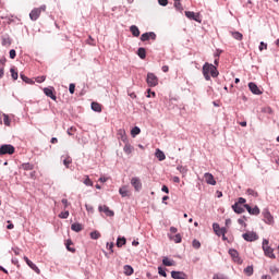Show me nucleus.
<instances>
[{
    "mask_svg": "<svg viewBox=\"0 0 279 279\" xmlns=\"http://www.w3.org/2000/svg\"><path fill=\"white\" fill-rule=\"evenodd\" d=\"M203 75L207 82H210V75L213 77H219V71L217 70L216 65L206 62L203 65Z\"/></svg>",
    "mask_w": 279,
    "mask_h": 279,
    "instance_id": "nucleus-1",
    "label": "nucleus"
},
{
    "mask_svg": "<svg viewBox=\"0 0 279 279\" xmlns=\"http://www.w3.org/2000/svg\"><path fill=\"white\" fill-rule=\"evenodd\" d=\"M43 12H47V5H45V4H43L39 8L33 9L29 13L31 21H38V19H40V15L43 14Z\"/></svg>",
    "mask_w": 279,
    "mask_h": 279,
    "instance_id": "nucleus-2",
    "label": "nucleus"
},
{
    "mask_svg": "<svg viewBox=\"0 0 279 279\" xmlns=\"http://www.w3.org/2000/svg\"><path fill=\"white\" fill-rule=\"evenodd\" d=\"M16 151V148L12 144H3L0 146V156H12Z\"/></svg>",
    "mask_w": 279,
    "mask_h": 279,
    "instance_id": "nucleus-3",
    "label": "nucleus"
},
{
    "mask_svg": "<svg viewBox=\"0 0 279 279\" xmlns=\"http://www.w3.org/2000/svg\"><path fill=\"white\" fill-rule=\"evenodd\" d=\"M263 251L265 256H267L268 258L276 259V254H274V248L269 246V240L263 241Z\"/></svg>",
    "mask_w": 279,
    "mask_h": 279,
    "instance_id": "nucleus-4",
    "label": "nucleus"
},
{
    "mask_svg": "<svg viewBox=\"0 0 279 279\" xmlns=\"http://www.w3.org/2000/svg\"><path fill=\"white\" fill-rule=\"evenodd\" d=\"M229 255L231 256L233 263H236L238 265H243V259H241V256L239 255V251L234 248H230Z\"/></svg>",
    "mask_w": 279,
    "mask_h": 279,
    "instance_id": "nucleus-5",
    "label": "nucleus"
},
{
    "mask_svg": "<svg viewBox=\"0 0 279 279\" xmlns=\"http://www.w3.org/2000/svg\"><path fill=\"white\" fill-rule=\"evenodd\" d=\"M147 85L150 87L158 86V76L154 73H148L146 78Z\"/></svg>",
    "mask_w": 279,
    "mask_h": 279,
    "instance_id": "nucleus-6",
    "label": "nucleus"
},
{
    "mask_svg": "<svg viewBox=\"0 0 279 279\" xmlns=\"http://www.w3.org/2000/svg\"><path fill=\"white\" fill-rule=\"evenodd\" d=\"M185 16L190 19V21H196V23H202V16L199 13H195L193 11H185Z\"/></svg>",
    "mask_w": 279,
    "mask_h": 279,
    "instance_id": "nucleus-7",
    "label": "nucleus"
},
{
    "mask_svg": "<svg viewBox=\"0 0 279 279\" xmlns=\"http://www.w3.org/2000/svg\"><path fill=\"white\" fill-rule=\"evenodd\" d=\"M213 228H214V232H215V234H217V236H221L222 234L228 233V229L219 227V223H217V222H215L213 225Z\"/></svg>",
    "mask_w": 279,
    "mask_h": 279,
    "instance_id": "nucleus-8",
    "label": "nucleus"
},
{
    "mask_svg": "<svg viewBox=\"0 0 279 279\" xmlns=\"http://www.w3.org/2000/svg\"><path fill=\"white\" fill-rule=\"evenodd\" d=\"M242 236L244 241H248L250 243H252V241H258V235L256 234V232H246L243 233Z\"/></svg>",
    "mask_w": 279,
    "mask_h": 279,
    "instance_id": "nucleus-9",
    "label": "nucleus"
},
{
    "mask_svg": "<svg viewBox=\"0 0 279 279\" xmlns=\"http://www.w3.org/2000/svg\"><path fill=\"white\" fill-rule=\"evenodd\" d=\"M264 221L265 223H268V226H274V216L271 215L270 211H268V209H266L264 213Z\"/></svg>",
    "mask_w": 279,
    "mask_h": 279,
    "instance_id": "nucleus-10",
    "label": "nucleus"
},
{
    "mask_svg": "<svg viewBox=\"0 0 279 279\" xmlns=\"http://www.w3.org/2000/svg\"><path fill=\"white\" fill-rule=\"evenodd\" d=\"M99 213H105V215H107V217H114V211L110 210L109 206L106 205H100L98 207Z\"/></svg>",
    "mask_w": 279,
    "mask_h": 279,
    "instance_id": "nucleus-11",
    "label": "nucleus"
},
{
    "mask_svg": "<svg viewBox=\"0 0 279 279\" xmlns=\"http://www.w3.org/2000/svg\"><path fill=\"white\" fill-rule=\"evenodd\" d=\"M44 94L46 97H50V99H52V101H57V99H58L56 94H53V87H45Z\"/></svg>",
    "mask_w": 279,
    "mask_h": 279,
    "instance_id": "nucleus-12",
    "label": "nucleus"
},
{
    "mask_svg": "<svg viewBox=\"0 0 279 279\" xmlns=\"http://www.w3.org/2000/svg\"><path fill=\"white\" fill-rule=\"evenodd\" d=\"M156 39V33L149 32V33H144L141 36L142 43H145L147 40H155Z\"/></svg>",
    "mask_w": 279,
    "mask_h": 279,
    "instance_id": "nucleus-13",
    "label": "nucleus"
},
{
    "mask_svg": "<svg viewBox=\"0 0 279 279\" xmlns=\"http://www.w3.org/2000/svg\"><path fill=\"white\" fill-rule=\"evenodd\" d=\"M131 184L137 192L141 191V189H143V183L141 182V179L136 177L131 179Z\"/></svg>",
    "mask_w": 279,
    "mask_h": 279,
    "instance_id": "nucleus-14",
    "label": "nucleus"
},
{
    "mask_svg": "<svg viewBox=\"0 0 279 279\" xmlns=\"http://www.w3.org/2000/svg\"><path fill=\"white\" fill-rule=\"evenodd\" d=\"M248 88L251 93H253V95H263V92L260 90V88H258V85H256V83H248Z\"/></svg>",
    "mask_w": 279,
    "mask_h": 279,
    "instance_id": "nucleus-15",
    "label": "nucleus"
},
{
    "mask_svg": "<svg viewBox=\"0 0 279 279\" xmlns=\"http://www.w3.org/2000/svg\"><path fill=\"white\" fill-rule=\"evenodd\" d=\"M244 208H246L247 213H250L251 215H260V208H258V206L252 208L248 204H245Z\"/></svg>",
    "mask_w": 279,
    "mask_h": 279,
    "instance_id": "nucleus-16",
    "label": "nucleus"
},
{
    "mask_svg": "<svg viewBox=\"0 0 279 279\" xmlns=\"http://www.w3.org/2000/svg\"><path fill=\"white\" fill-rule=\"evenodd\" d=\"M24 260L33 271L40 274V268H38V266H36V264H34L27 256H24Z\"/></svg>",
    "mask_w": 279,
    "mask_h": 279,
    "instance_id": "nucleus-17",
    "label": "nucleus"
},
{
    "mask_svg": "<svg viewBox=\"0 0 279 279\" xmlns=\"http://www.w3.org/2000/svg\"><path fill=\"white\" fill-rule=\"evenodd\" d=\"M171 278L173 279H189V276L182 271H171Z\"/></svg>",
    "mask_w": 279,
    "mask_h": 279,
    "instance_id": "nucleus-18",
    "label": "nucleus"
},
{
    "mask_svg": "<svg viewBox=\"0 0 279 279\" xmlns=\"http://www.w3.org/2000/svg\"><path fill=\"white\" fill-rule=\"evenodd\" d=\"M204 178H205V182H207L211 186H215V184H217V181L215 180V177L213 175V173L207 172L204 174Z\"/></svg>",
    "mask_w": 279,
    "mask_h": 279,
    "instance_id": "nucleus-19",
    "label": "nucleus"
},
{
    "mask_svg": "<svg viewBox=\"0 0 279 279\" xmlns=\"http://www.w3.org/2000/svg\"><path fill=\"white\" fill-rule=\"evenodd\" d=\"M232 209H233L234 213H236L238 215H242V213H245V209H244L243 206H241L239 203H235L234 205H232Z\"/></svg>",
    "mask_w": 279,
    "mask_h": 279,
    "instance_id": "nucleus-20",
    "label": "nucleus"
},
{
    "mask_svg": "<svg viewBox=\"0 0 279 279\" xmlns=\"http://www.w3.org/2000/svg\"><path fill=\"white\" fill-rule=\"evenodd\" d=\"M71 230H73V232H82V230H84V226H82V223L75 222L72 223Z\"/></svg>",
    "mask_w": 279,
    "mask_h": 279,
    "instance_id": "nucleus-21",
    "label": "nucleus"
},
{
    "mask_svg": "<svg viewBox=\"0 0 279 279\" xmlns=\"http://www.w3.org/2000/svg\"><path fill=\"white\" fill-rule=\"evenodd\" d=\"M130 32L132 33V35L135 37V38H138V36H141V31L138 29V26L136 25H132L130 27Z\"/></svg>",
    "mask_w": 279,
    "mask_h": 279,
    "instance_id": "nucleus-22",
    "label": "nucleus"
},
{
    "mask_svg": "<svg viewBox=\"0 0 279 279\" xmlns=\"http://www.w3.org/2000/svg\"><path fill=\"white\" fill-rule=\"evenodd\" d=\"M155 156L160 161L166 160V158H167V156L165 155V153L162 150H160V148L156 149Z\"/></svg>",
    "mask_w": 279,
    "mask_h": 279,
    "instance_id": "nucleus-23",
    "label": "nucleus"
},
{
    "mask_svg": "<svg viewBox=\"0 0 279 279\" xmlns=\"http://www.w3.org/2000/svg\"><path fill=\"white\" fill-rule=\"evenodd\" d=\"M162 265H165V267H173L175 262L173 259H169V257H163Z\"/></svg>",
    "mask_w": 279,
    "mask_h": 279,
    "instance_id": "nucleus-24",
    "label": "nucleus"
},
{
    "mask_svg": "<svg viewBox=\"0 0 279 279\" xmlns=\"http://www.w3.org/2000/svg\"><path fill=\"white\" fill-rule=\"evenodd\" d=\"M123 271L125 276H132V274H134V268L130 265H125Z\"/></svg>",
    "mask_w": 279,
    "mask_h": 279,
    "instance_id": "nucleus-25",
    "label": "nucleus"
},
{
    "mask_svg": "<svg viewBox=\"0 0 279 279\" xmlns=\"http://www.w3.org/2000/svg\"><path fill=\"white\" fill-rule=\"evenodd\" d=\"M123 151L124 154H126L128 156H130V154H132L134 151V147L130 144H125L123 147Z\"/></svg>",
    "mask_w": 279,
    "mask_h": 279,
    "instance_id": "nucleus-26",
    "label": "nucleus"
},
{
    "mask_svg": "<svg viewBox=\"0 0 279 279\" xmlns=\"http://www.w3.org/2000/svg\"><path fill=\"white\" fill-rule=\"evenodd\" d=\"M137 56L141 58V60H145V58H147V51L145 48H138Z\"/></svg>",
    "mask_w": 279,
    "mask_h": 279,
    "instance_id": "nucleus-27",
    "label": "nucleus"
},
{
    "mask_svg": "<svg viewBox=\"0 0 279 279\" xmlns=\"http://www.w3.org/2000/svg\"><path fill=\"white\" fill-rule=\"evenodd\" d=\"M119 193L121 197H129L130 196V191H128L126 186L120 187Z\"/></svg>",
    "mask_w": 279,
    "mask_h": 279,
    "instance_id": "nucleus-28",
    "label": "nucleus"
},
{
    "mask_svg": "<svg viewBox=\"0 0 279 279\" xmlns=\"http://www.w3.org/2000/svg\"><path fill=\"white\" fill-rule=\"evenodd\" d=\"M12 45V39L10 36L2 37V46L3 47H10Z\"/></svg>",
    "mask_w": 279,
    "mask_h": 279,
    "instance_id": "nucleus-29",
    "label": "nucleus"
},
{
    "mask_svg": "<svg viewBox=\"0 0 279 279\" xmlns=\"http://www.w3.org/2000/svg\"><path fill=\"white\" fill-rule=\"evenodd\" d=\"M92 110H94V112H101V104L92 102Z\"/></svg>",
    "mask_w": 279,
    "mask_h": 279,
    "instance_id": "nucleus-30",
    "label": "nucleus"
},
{
    "mask_svg": "<svg viewBox=\"0 0 279 279\" xmlns=\"http://www.w3.org/2000/svg\"><path fill=\"white\" fill-rule=\"evenodd\" d=\"M170 240L174 241L175 243H182V235L177 233L175 235H170Z\"/></svg>",
    "mask_w": 279,
    "mask_h": 279,
    "instance_id": "nucleus-31",
    "label": "nucleus"
},
{
    "mask_svg": "<svg viewBox=\"0 0 279 279\" xmlns=\"http://www.w3.org/2000/svg\"><path fill=\"white\" fill-rule=\"evenodd\" d=\"M231 36H232L235 40H243V34H241L240 32H231Z\"/></svg>",
    "mask_w": 279,
    "mask_h": 279,
    "instance_id": "nucleus-32",
    "label": "nucleus"
},
{
    "mask_svg": "<svg viewBox=\"0 0 279 279\" xmlns=\"http://www.w3.org/2000/svg\"><path fill=\"white\" fill-rule=\"evenodd\" d=\"M71 245H73V241L66 240V242H65V247H66L68 252L75 253V248H74V247H71Z\"/></svg>",
    "mask_w": 279,
    "mask_h": 279,
    "instance_id": "nucleus-33",
    "label": "nucleus"
},
{
    "mask_svg": "<svg viewBox=\"0 0 279 279\" xmlns=\"http://www.w3.org/2000/svg\"><path fill=\"white\" fill-rule=\"evenodd\" d=\"M138 134H141V128L135 126L131 130V136H133V138L138 136Z\"/></svg>",
    "mask_w": 279,
    "mask_h": 279,
    "instance_id": "nucleus-34",
    "label": "nucleus"
},
{
    "mask_svg": "<svg viewBox=\"0 0 279 279\" xmlns=\"http://www.w3.org/2000/svg\"><path fill=\"white\" fill-rule=\"evenodd\" d=\"M90 239L97 241V239H101V233L99 231H93L90 232Z\"/></svg>",
    "mask_w": 279,
    "mask_h": 279,
    "instance_id": "nucleus-35",
    "label": "nucleus"
},
{
    "mask_svg": "<svg viewBox=\"0 0 279 279\" xmlns=\"http://www.w3.org/2000/svg\"><path fill=\"white\" fill-rule=\"evenodd\" d=\"M125 243H126L125 238H118L117 247H123V245H125Z\"/></svg>",
    "mask_w": 279,
    "mask_h": 279,
    "instance_id": "nucleus-36",
    "label": "nucleus"
},
{
    "mask_svg": "<svg viewBox=\"0 0 279 279\" xmlns=\"http://www.w3.org/2000/svg\"><path fill=\"white\" fill-rule=\"evenodd\" d=\"M10 73H11L12 80H19V72H16V69L11 68Z\"/></svg>",
    "mask_w": 279,
    "mask_h": 279,
    "instance_id": "nucleus-37",
    "label": "nucleus"
},
{
    "mask_svg": "<svg viewBox=\"0 0 279 279\" xmlns=\"http://www.w3.org/2000/svg\"><path fill=\"white\" fill-rule=\"evenodd\" d=\"M22 169L24 171H32L34 169V165H32V163H23L22 165Z\"/></svg>",
    "mask_w": 279,
    "mask_h": 279,
    "instance_id": "nucleus-38",
    "label": "nucleus"
},
{
    "mask_svg": "<svg viewBox=\"0 0 279 279\" xmlns=\"http://www.w3.org/2000/svg\"><path fill=\"white\" fill-rule=\"evenodd\" d=\"M244 274H246V276H252V274H254V267L247 266V267L244 269Z\"/></svg>",
    "mask_w": 279,
    "mask_h": 279,
    "instance_id": "nucleus-39",
    "label": "nucleus"
},
{
    "mask_svg": "<svg viewBox=\"0 0 279 279\" xmlns=\"http://www.w3.org/2000/svg\"><path fill=\"white\" fill-rule=\"evenodd\" d=\"M192 246L194 250H199V247H202V243L198 240H193Z\"/></svg>",
    "mask_w": 279,
    "mask_h": 279,
    "instance_id": "nucleus-40",
    "label": "nucleus"
},
{
    "mask_svg": "<svg viewBox=\"0 0 279 279\" xmlns=\"http://www.w3.org/2000/svg\"><path fill=\"white\" fill-rule=\"evenodd\" d=\"M3 123H4V125H7L8 128H10V123H11V121H10V117L8 116V114H3Z\"/></svg>",
    "mask_w": 279,
    "mask_h": 279,
    "instance_id": "nucleus-41",
    "label": "nucleus"
},
{
    "mask_svg": "<svg viewBox=\"0 0 279 279\" xmlns=\"http://www.w3.org/2000/svg\"><path fill=\"white\" fill-rule=\"evenodd\" d=\"M21 78H22L23 82H25L26 84H34V82H33L29 77L25 76L24 74H21Z\"/></svg>",
    "mask_w": 279,
    "mask_h": 279,
    "instance_id": "nucleus-42",
    "label": "nucleus"
},
{
    "mask_svg": "<svg viewBox=\"0 0 279 279\" xmlns=\"http://www.w3.org/2000/svg\"><path fill=\"white\" fill-rule=\"evenodd\" d=\"M271 276H276V274H279V269L276 266H271L269 269Z\"/></svg>",
    "mask_w": 279,
    "mask_h": 279,
    "instance_id": "nucleus-43",
    "label": "nucleus"
},
{
    "mask_svg": "<svg viewBox=\"0 0 279 279\" xmlns=\"http://www.w3.org/2000/svg\"><path fill=\"white\" fill-rule=\"evenodd\" d=\"M71 162H73V159H71V157H68L63 160V165L64 167H66V169H69V165H71Z\"/></svg>",
    "mask_w": 279,
    "mask_h": 279,
    "instance_id": "nucleus-44",
    "label": "nucleus"
},
{
    "mask_svg": "<svg viewBox=\"0 0 279 279\" xmlns=\"http://www.w3.org/2000/svg\"><path fill=\"white\" fill-rule=\"evenodd\" d=\"M247 195H252L253 197H258V192L252 190V189H248L246 191Z\"/></svg>",
    "mask_w": 279,
    "mask_h": 279,
    "instance_id": "nucleus-45",
    "label": "nucleus"
},
{
    "mask_svg": "<svg viewBox=\"0 0 279 279\" xmlns=\"http://www.w3.org/2000/svg\"><path fill=\"white\" fill-rule=\"evenodd\" d=\"M45 80H47V76L43 75V76H37L35 78V81L37 82V84H43V82H45Z\"/></svg>",
    "mask_w": 279,
    "mask_h": 279,
    "instance_id": "nucleus-46",
    "label": "nucleus"
},
{
    "mask_svg": "<svg viewBox=\"0 0 279 279\" xmlns=\"http://www.w3.org/2000/svg\"><path fill=\"white\" fill-rule=\"evenodd\" d=\"M158 274H159V276L167 278V271H165V269H162V267H158Z\"/></svg>",
    "mask_w": 279,
    "mask_h": 279,
    "instance_id": "nucleus-47",
    "label": "nucleus"
},
{
    "mask_svg": "<svg viewBox=\"0 0 279 279\" xmlns=\"http://www.w3.org/2000/svg\"><path fill=\"white\" fill-rule=\"evenodd\" d=\"M178 171H180V173H182V175H186V172L189 171L186 168L179 166L178 167Z\"/></svg>",
    "mask_w": 279,
    "mask_h": 279,
    "instance_id": "nucleus-48",
    "label": "nucleus"
},
{
    "mask_svg": "<svg viewBox=\"0 0 279 279\" xmlns=\"http://www.w3.org/2000/svg\"><path fill=\"white\" fill-rule=\"evenodd\" d=\"M174 8H175L177 10H180L181 12H182V10H184V9L182 8V3L180 2V0L174 2Z\"/></svg>",
    "mask_w": 279,
    "mask_h": 279,
    "instance_id": "nucleus-49",
    "label": "nucleus"
},
{
    "mask_svg": "<svg viewBox=\"0 0 279 279\" xmlns=\"http://www.w3.org/2000/svg\"><path fill=\"white\" fill-rule=\"evenodd\" d=\"M60 219H69V211H63L59 214Z\"/></svg>",
    "mask_w": 279,
    "mask_h": 279,
    "instance_id": "nucleus-50",
    "label": "nucleus"
},
{
    "mask_svg": "<svg viewBox=\"0 0 279 279\" xmlns=\"http://www.w3.org/2000/svg\"><path fill=\"white\" fill-rule=\"evenodd\" d=\"M84 184L86 186H93V181L90 180V178L86 177V179L84 180Z\"/></svg>",
    "mask_w": 279,
    "mask_h": 279,
    "instance_id": "nucleus-51",
    "label": "nucleus"
},
{
    "mask_svg": "<svg viewBox=\"0 0 279 279\" xmlns=\"http://www.w3.org/2000/svg\"><path fill=\"white\" fill-rule=\"evenodd\" d=\"M69 90H70L71 95H74L75 94V84L71 83L69 86Z\"/></svg>",
    "mask_w": 279,
    "mask_h": 279,
    "instance_id": "nucleus-52",
    "label": "nucleus"
},
{
    "mask_svg": "<svg viewBox=\"0 0 279 279\" xmlns=\"http://www.w3.org/2000/svg\"><path fill=\"white\" fill-rule=\"evenodd\" d=\"M9 56H10L11 60H14V58H16V50H14V49L10 50Z\"/></svg>",
    "mask_w": 279,
    "mask_h": 279,
    "instance_id": "nucleus-53",
    "label": "nucleus"
},
{
    "mask_svg": "<svg viewBox=\"0 0 279 279\" xmlns=\"http://www.w3.org/2000/svg\"><path fill=\"white\" fill-rule=\"evenodd\" d=\"M159 5L166 7L169 4V0H158Z\"/></svg>",
    "mask_w": 279,
    "mask_h": 279,
    "instance_id": "nucleus-54",
    "label": "nucleus"
},
{
    "mask_svg": "<svg viewBox=\"0 0 279 279\" xmlns=\"http://www.w3.org/2000/svg\"><path fill=\"white\" fill-rule=\"evenodd\" d=\"M264 49H267V44H265L264 41H262L259 44V51H264Z\"/></svg>",
    "mask_w": 279,
    "mask_h": 279,
    "instance_id": "nucleus-55",
    "label": "nucleus"
},
{
    "mask_svg": "<svg viewBox=\"0 0 279 279\" xmlns=\"http://www.w3.org/2000/svg\"><path fill=\"white\" fill-rule=\"evenodd\" d=\"M87 43H88V45H92L93 47H95V39H93L92 36H89Z\"/></svg>",
    "mask_w": 279,
    "mask_h": 279,
    "instance_id": "nucleus-56",
    "label": "nucleus"
},
{
    "mask_svg": "<svg viewBox=\"0 0 279 279\" xmlns=\"http://www.w3.org/2000/svg\"><path fill=\"white\" fill-rule=\"evenodd\" d=\"M213 279H226V277H223V275L216 274Z\"/></svg>",
    "mask_w": 279,
    "mask_h": 279,
    "instance_id": "nucleus-57",
    "label": "nucleus"
},
{
    "mask_svg": "<svg viewBox=\"0 0 279 279\" xmlns=\"http://www.w3.org/2000/svg\"><path fill=\"white\" fill-rule=\"evenodd\" d=\"M215 61H214V64L216 65V66H219V54H215Z\"/></svg>",
    "mask_w": 279,
    "mask_h": 279,
    "instance_id": "nucleus-58",
    "label": "nucleus"
},
{
    "mask_svg": "<svg viewBox=\"0 0 279 279\" xmlns=\"http://www.w3.org/2000/svg\"><path fill=\"white\" fill-rule=\"evenodd\" d=\"M245 198L240 197L235 204H239L241 206V204H245Z\"/></svg>",
    "mask_w": 279,
    "mask_h": 279,
    "instance_id": "nucleus-59",
    "label": "nucleus"
},
{
    "mask_svg": "<svg viewBox=\"0 0 279 279\" xmlns=\"http://www.w3.org/2000/svg\"><path fill=\"white\" fill-rule=\"evenodd\" d=\"M161 71H162L163 73H169V65H163V66L161 68Z\"/></svg>",
    "mask_w": 279,
    "mask_h": 279,
    "instance_id": "nucleus-60",
    "label": "nucleus"
},
{
    "mask_svg": "<svg viewBox=\"0 0 279 279\" xmlns=\"http://www.w3.org/2000/svg\"><path fill=\"white\" fill-rule=\"evenodd\" d=\"M170 232H171L172 234H177V233H178V228L171 227V228H170Z\"/></svg>",
    "mask_w": 279,
    "mask_h": 279,
    "instance_id": "nucleus-61",
    "label": "nucleus"
},
{
    "mask_svg": "<svg viewBox=\"0 0 279 279\" xmlns=\"http://www.w3.org/2000/svg\"><path fill=\"white\" fill-rule=\"evenodd\" d=\"M74 131H75V129H73V128L68 129L69 136H73Z\"/></svg>",
    "mask_w": 279,
    "mask_h": 279,
    "instance_id": "nucleus-62",
    "label": "nucleus"
},
{
    "mask_svg": "<svg viewBox=\"0 0 279 279\" xmlns=\"http://www.w3.org/2000/svg\"><path fill=\"white\" fill-rule=\"evenodd\" d=\"M161 191H162L163 193H169V187H168L167 185H163V186L161 187Z\"/></svg>",
    "mask_w": 279,
    "mask_h": 279,
    "instance_id": "nucleus-63",
    "label": "nucleus"
},
{
    "mask_svg": "<svg viewBox=\"0 0 279 279\" xmlns=\"http://www.w3.org/2000/svg\"><path fill=\"white\" fill-rule=\"evenodd\" d=\"M262 279H271V276H269V275H264V276H262Z\"/></svg>",
    "mask_w": 279,
    "mask_h": 279,
    "instance_id": "nucleus-64",
    "label": "nucleus"
}]
</instances>
